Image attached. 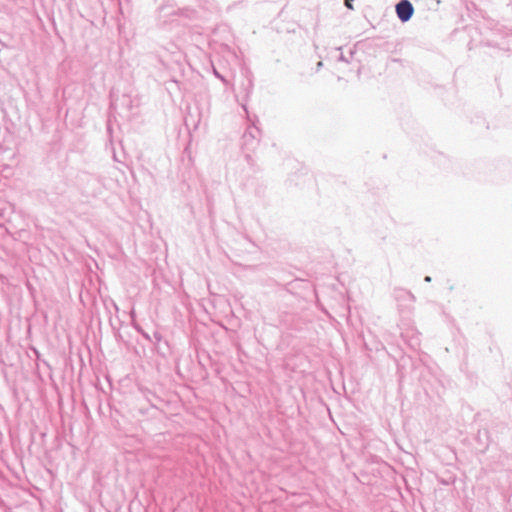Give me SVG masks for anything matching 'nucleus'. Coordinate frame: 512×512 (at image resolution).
<instances>
[{
	"label": "nucleus",
	"instance_id": "obj_2",
	"mask_svg": "<svg viewBox=\"0 0 512 512\" xmlns=\"http://www.w3.org/2000/svg\"><path fill=\"white\" fill-rule=\"evenodd\" d=\"M352 1L353 0H345V6L349 9H352L353 6H352Z\"/></svg>",
	"mask_w": 512,
	"mask_h": 512
},
{
	"label": "nucleus",
	"instance_id": "obj_1",
	"mask_svg": "<svg viewBox=\"0 0 512 512\" xmlns=\"http://www.w3.org/2000/svg\"><path fill=\"white\" fill-rule=\"evenodd\" d=\"M414 12L412 4L408 0H402L396 5V13L403 22L408 21Z\"/></svg>",
	"mask_w": 512,
	"mask_h": 512
}]
</instances>
